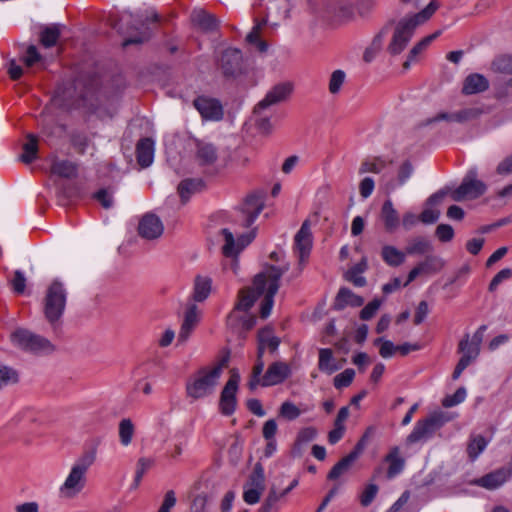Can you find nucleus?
Segmentation results:
<instances>
[{
  "mask_svg": "<svg viewBox=\"0 0 512 512\" xmlns=\"http://www.w3.org/2000/svg\"><path fill=\"white\" fill-rule=\"evenodd\" d=\"M264 366L263 356H259V353H257L256 363L252 369L250 380L248 382V387L251 391H254L259 385H261V375L263 373Z\"/></svg>",
  "mask_w": 512,
  "mask_h": 512,
  "instance_id": "obj_44",
  "label": "nucleus"
},
{
  "mask_svg": "<svg viewBox=\"0 0 512 512\" xmlns=\"http://www.w3.org/2000/svg\"><path fill=\"white\" fill-rule=\"evenodd\" d=\"M60 37V29L57 25L46 26L40 33V42L46 47L54 46Z\"/></svg>",
  "mask_w": 512,
  "mask_h": 512,
  "instance_id": "obj_39",
  "label": "nucleus"
},
{
  "mask_svg": "<svg viewBox=\"0 0 512 512\" xmlns=\"http://www.w3.org/2000/svg\"><path fill=\"white\" fill-rule=\"evenodd\" d=\"M136 155L138 164L146 168L153 162L154 142L151 138H142L136 145Z\"/></svg>",
  "mask_w": 512,
  "mask_h": 512,
  "instance_id": "obj_27",
  "label": "nucleus"
},
{
  "mask_svg": "<svg viewBox=\"0 0 512 512\" xmlns=\"http://www.w3.org/2000/svg\"><path fill=\"white\" fill-rule=\"evenodd\" d=\"M458 350L463 357H468L470 361L475 360L480 353V347L470 341L469 334H466L459 342Z\"/></svg>",
  "mask_w": 512,
  "mask_h": 512,
  "instance_id": "obj_41",
  "label": "nucleus"
},
{
  "mask_svg": "<svg viewBox=\"0 0 512 512\" xmlns=\"http://www.w3.org/2000/svg\"><path fill=\"white\" fill-rule=\"evenodd\" d=\"M236 323L239 324L244 331H249L256 324V317L254 315H247V314H244L241 316V315H239V313H237V317L234 318L232 323H228V324L230 326H234Z\"/></svg>",
  "mask_w": 512,
  "mask_h": 512,
  "instance_id": "obj_57",
  "label": "nucleus"
},
{
  "mask_svg": "<svg viewBox=\"0 0 512 512\" xmlns=\"http://www.w3.org/2000/svg\"><path fill=\"white\" fill-rule=\"evenodd\" d=\"M138 234L146 240H156L164 232L162 220L154 213L144 214L138 223Z\"/></svg>",
  "mask_w": 512,
  "mask_h": 512,
  "instance_id": "obj_14",
  "label": "nucleus"
},
{
  "mask_svg": "<svg viewBox=\"0 0 512 512\" xmlns=\"http://www.w3.org/2000/svg\"><path fill=\"white\" fill-rule=\"evenodd\" d=\"M110 25L112 28L116 29L120 34H128L129 28L127 30H124L122 26H120V22L117 20H110ZM143 29L140 31L137 26H131L130 29L138 31V34L135 36H129L126 37L123 41V46H129L132 44H142L146 41H148L151 38L152 32L151 29L148 26H145L144 23H142Z\"/></svg>",
  "mask_w": 512,
  "mask_h": 512,
  "instance_id": "obj_22",
  "label": "nucleus"
},
{
  "mask_svg": "<svg viewBox=\"0 0 512 512\" xmlns=\"http://www.w3.org/2000/svg\"><path fill=\"white\" fill-rule=\"evenodd\" d=\"M381 344L379 349V354L383 358H389L391 357L396 350V346L389 340H384L383 338H377L374 341V345Z\"/></svg>",
  "mask_w": 512,
  "mask_h": 512,
  "instance_id": "obj_58",
  "label": "nucleus"
},
{
  "mask_svg": "<svg viewBox=\"0 0 512 512\" xmlns=\"http://www.w3.org/2000/svg\"><path fill=\"white\" fill-rule=\"evenodd\" d=\"M153 465V460L148 458H140L137 462L135 478L133 484L131 485V489H137L140 485V482L147 472V470Z\"/></svg>",
  "mask_w": 512,
  "mask_h": 512,
  "instance_id": "obj_48",
  "label": "nucleus"
},
{
  "mask_svg": "<svg viewBox=\"0 0 512 512\" xmlns=\"http://www.w3.org/2000/svg\"><path fill=\"white\" fill-rule=\"evenodd\" d=\"M293 92V84L291 82H282L275 85L254 108V113L258 114L261 110L269 106L281 103L289 98Z\"/></svg>",
  "mask_w": 512,
  "mask_h": 512,
  "instance_id": "obj_15",
  "label": "nucleus"
},
{
  "mask_svg": "<svg viewBox=\"0 0 512 512\" xmlns=\"http://www.w3.org/2000/svg\"><path fill=\"white\" fill-rule=\"evenodd\" d=\"M18 382L19 374L14 368L0 365V389L17 384Z\"/></svg>",
  "mask_w": 512,
  "mask_h": 512,
  "instance_id": "obj_42",
  "label": "nucleus"
},
{
  "mask_svg": "<svg viewBox=\"0 0 512 512\" xmlns=\"http://www.w3.org/2000/svg\"><path fill=\"white\" fill-rule=\"evenodd\" d=\"M487 446L486 439L481 435L473 436L468 444L467 453L471 460H475Z\"/></svg>",
  "mask_w": 512,
  "mask_h": 512,
  "instance_id": "obj_46",
  "label": "nucleus"
},
{
  "mask_svg": "<svg viewBox=\"0 0 512 512\" xmlns=\"http://www.w3.org/2000/svg\"><path fill=\"white\" fill-rule=\"evenodd\" d=\"M10 340L17 348L36 355L51 354L55 351V346L50 340L25 328H18L12 332Z\"/></svg>",
  "mask_w": 512,
  "mask_h": 512,
  "instance_id": "obj_6",
  "label": "nucleus"
},
{
  "mask_svg": "<svg viewBox=\"0 0 512 512\" xmlns=\"http://www.w3.org/2000/svg\"><path fill=\"white\" fill-rule=\"evenodd\" d=\"M289 269V265L277 267L270 265L265 272L257 274L253 279V286L242 288L238 292L237 302L233 310L227 317V322L232 323L237 313L248 312L260 296H264L261 307L260 316L267 318L274 304V296L279 289V281L284 273Z\"/></svg>",
  "mask_w": 512,
  "mask_h": 512,
  "instance_id": "obj_2",
  "label": "nucleus"
},
{
  "mask_svg": "<svg viewBox=\"0 0 512 512\" xmlns=\"http://www.w3.org/2000/svg\"><path fill=\"white\" fill-rule=\"evenodd\" d=\"M381 306V300L374 299L369 302L360 312V318L362 320H370L378 311Z\"/></svg>",
  "mask_w": 512,
  "mask_h": 512,
  "instance_id": "obj_60",
  "label": "nucleus"
},
{
  "mask_svg": "<svg viewBox=\"0 0 512 512\" xmlns=\"http://www.w3.org/2000/svg\"><path fill=\"white\" fill-rule=\"evenodd\" d=\"M355 377V371L351 368L345 369L343 372L337 374L333 379L335 388L342 389L348 387Z\"/></svg>",
  "mask_w": 512,
  "mask_h": 512,
  "instance_id": "obj_52",
  "label": "nucleus"
},
{
  "mask_svg": "<svg viewBox=\"0 0 512 512\" xmlns=\"http://www.w3.org/2000/svg\"><path fill=\"white\" fill-rule=\"evenodd\" d=\"M381 257L387 265L398 267L405 262L406 252L404 253L392 245H385L382 247Z\"/></svg>",
  "mask_w": 512,
  "mask_h": 512,
  "instance_id": "obj_36",
  "label": "nucleus"
},
{
  "mask_svg": "<svg viewBox=\"0 0 512 512\" xmlns=\"http://www.w3.org/2000/svg\"><path fill=\"white\" fill-rule=\"evenodd\" d=\"M476 168H471L464 176L460 186L451 191L450 196L453 201L461 202L464 200H474L482 196L486 190V184L479 180Z\"/></svg>",
  "mask_w": 512,
  "mask_h": 512,
  "instance_id": "obj_8",
  "label": "nucleus"
},
{
  "mask_svg": "<svg viewBox=\"0 0 512 512\" xmlns=\"http://www.w3.org/2000/svg\"><path fill=\"white\" fill-rule=\"evenodd\" d=\"M439 7L440 4L437 0H431L429 4L418 13L407 15L397 22L393 19L389 20L374 36L370 46L364 51L363 60L369 63L375 58L382 49L384 36L388 34L392 28L393 35L387 46V52L392 56L399 55L408 45L416 28L427 22Z\"/></svg>",
  "mask_w": 512,
  "mask_h": 512,
  "instance_id": "obj_1",
  "label": "nucleus"
},
{
  "mask_svg": "<svg viewBox=\"0 0 512 512\" xmlns=\"http://www.w3.org/2000/svg\"><path fill=\"white\" fill-rule=\"evenodd\" d=\"M289 366L284 362H273L262 376L261 386H274L284 382L290 375Z\"/></svg>",
  "mask_w": 512,
  "mask_h": 512,
  "instance_id": "obj_17",
  "label": "nucleus"
},
{
  "mask_svg": "<svg viewBox=\"0 0 512 512\" xmlns=\"http://www.w3.org/2000/svg\"><path fill=\"white\" fill-rule=\"evenodd\" d=\"M386 167V161L381 157H374L373 159L364 160L359 168V174L368 172L378 174Z\"/></svg>",
  "mask_w": 512,
  "mask_h": 512,
  "instance_id": "obj_43",
  "label": "nucleus"
},
{
  "mask_svg": "<svg viewBox=\"0 0 512 512\" xmlns=\"http://www.w3.org/2000/svg\"><path fill=\"white\" fill-rule=\"evenodd\" d=\"M204 187V182L200 178H187L178 185V193L183 203H186L190 197L200 192Z\"/></svg>",
  "mask_w": 512,
  "mask_h": 512,
  "instance_id": "obj_31",
  "label": "nucleus"
},
{
  "mask_svg": "<svg viewBox=\"0 0 512 512\" xmlns=\"http://www.w3.org/2000/svg\"><path fill=\"white\" fill-rule=\"evenodd\" d=\"M511 476L510 470L499 468L479 479L475 480V484L488 490H494L502 486Z\"/></svg>",
  "mask_w": 512,
  "mask_h": 512,
  "instance_id": "obj_20",
  "label": "nucleus"
},
{
  "mask_svg": "<svg viewBox=\"0 0 512 512\" xmlns=\"http://www.w3.org/2000/svg\"><path fill=\"white\" fill-rule=\"evenodd\" d=\"M441 33V30H437L433 34L424 37L417 44H415L409 51L407 59L403 63V69L408 70L411 66V63L416 60L417 56L421 54L436 38H438Z\"/></svg>",
  "mask_w": 512,
  "mask_h": 512,
  "instance_id": "obj_30",
  "label": "nucleus"
},
{
  "mask_svg": "<svg viewBox=\"0 0 512 512\" xmlns=\"http://www.w3.org/2000/svg\"><path fill=\"white\" fill-rule=\"evenodd\" d=\"M380 219L386 232L394 233L398 229L400 217L390 199L384 201L380 211Z\"/></svg>",
  "mask_w": 512,
  "mask_h": 512,
  "instance_id": "obj_23",
  "label": "nucleus"
},
{
  "mask_svg": "<svg viewBox=\"0 0 512 512\" xmlns=\"http://www.w3.org/2000/svg\"><path fill=\"white\" fill-rule=\"evenodd\" d=\"M221 236L224 240V245L222 246V253L226 257H237V255L252 242L255 237L254 232H250L247 234H241L238 236L237 240L234 237V234L227 228H223L220 231Z\"/></svg>",
  "mask_w": 512,
  "mask_h": 512,
  "instance_id": "obj_11",
  "label": "nucleus"
},
{
  "mask_svg": "<svg viewBox=\"0 0 512 512\" xmlns=\"http://www.w3.org/2000/svg\"><path fill=\"white\" fill-rule=\"evenodd\" d=\"M96 459V449L84 451L72 465L68 476L59 488L61 497L73 499L78 496L86 486V474Z\"/></svg>",
  "mask_w": 512,
  "mask_h": 512,
  "instance_id": "obj_3",
  "label": "nucleus"
},
{
  "mask_svg": "<svg viewBox=\"0 0 512 512\" xmlns=\"http://www.w3.org/2000/svg\"><path fill=\"white\" fill-rule=\"evenodd\" d=\"M444 261L434 255L426 256L425 260L419 263V266L423 273L438 272L444 267Z\"/></svg>",
  "mask_w": 512,
  "mask_h": 512,
  "instance_id": "obj_47",
  "label": "nucleus"
},
{
  "mask_svg": "<svg viewBox=\"0 0 512 512\" xmlns=\"http://www.w3.org/2000/svg\"><path fill=\"white\" fill-rule=\"evenodd\" d=\"M352 457H348L347 455L343 457L339 462H337L330 472L327 475L329 480H337L342 475L346 474L350 468L352 467L354 461L351 459Z\"/></svg>",
  "mask_w": 512,
  "mask_h": 512,
  "instance_id": "obj_40",
  "label": "nucleus"
},
{
  "mask_svg": "<svg viewBox=\"0 0 512 512\" xmlns=\"http://www.w3.org/2000/svg\"><path fill=\"white\" fill-rule=\"evenodd\" d=\"M433 247L431 243L424 237H416L408 244L405 251L408 255L425 254L431 252Z\"/></svg>",
  "mask_w": 512,
  "mask_h": 512,
  "instance_id": "obj_38",
  "label": "nucleus"
},
{
  "mask_svg": "<svg viewBox=\"0 0 512 512\" xmlns=\"http://www.w3.org/2000/svg\"><path fill=\"white\" fill-rule=\"evenodd\" d=\"M264 208V193L253 192L245 198L240 207L243 214V227H250Z\"/></svg>",
  "mask_w": 512,
  "mask_h": 512,
  "instance_id": "obj_13",
  "label": "nucleus"
},
{
  "mask_svg": "<svg viewBox=\"0 0 512 512\" xmlns=\"http://www.w3.org/2000/svg\"><path fill=\"white\" fill-rule=\"evenodd\" d=\"M414 172V166L411 161L405 160L398 168L396 180H390L386 183L385 189L389 194L398 186H402L411 177Z\"/></svg>",
  "mask_w": 512,
  "mask_h": 512,
  "instance_id": "obj_32",
  "label": "nucleus"
},
{
  "mask_svg": "<svg viewBox=\"0 0 512 512\" xmlns=\"http://www.w3.org/2000/svg\"><path fill=\"white\" fill-rule=\"evenodd\" d=\"M193 106L204 120L219 121L223 118V107L217 99L199 96L194 99Z\"/></svg>",
  "mask_w": 512,
  "mask_h": 512,
  "instance_id": "obj_16",
  "label": "nucleus"
},
{
  "mask_svg": "<svg viewBox=\"0 0 512 512\" xmlns=\"http://www.w3.org/2000/svg\"><path fill=\"white\" fill-rule=\"evenodd\" d=\"M229 359L230 353L228 351L213 368L200 369L193 381L186 384L187 396L193 399H200L211 394L217 385L223 369L228 366Z\"/></svg>",
  "mask_w": 512,
  "mask_h": 512,
  "instance_id": "obj_4",
  "label": "nucleus"
},
{
  "mask_svg": "<svg viewBox=\"0 0 512 512\" xmlns=\"http://www.w3.org/2000/svg\"><path fill=\"white\" fill-rule=\"evenodd\" d=\"M135 432L134 425L129 418H124L119 423V438L122 445L127 446L131 443Z\"/></svg>",
  "mask_w": 512,
  "mask_h": 512,
  "instance_id": "obj_45",
  "label": "nucleus"
},
{
  "mask_svg": "<svg viewBox=\"0 0 512 512\" xmlns=\"http://www.w3.org/2000/svg\"><path fill=\"white\" fill-rule=\"evenodd\" d=\"M212 289V279L208 276L197 275L194 280L193 299L196 302L206 300Z\"/></svg>",
  "mask_w": 512,
  "mask_h": 512,
  "instance_id": "obj_33",
  "label": "nucleus"
},
{
  "mask_svg": "<svg viewBox=\"0 0 512 512\" xmlns=\"http://www.w3.org/2000/svg\"><path fill=\"white\" fill-rule=\"evenodd\" d=\"M22 149L23 153L19 156V160L25 164L32 163L37 158L38 137L32 133H28Z\"/></svg>",
  "mask_w": 512,
  "mask_h": 512,
  "instance_id": "obj_34",
  "label": "nucleus"
},
{
  "mask_svg": "<svg viewBox=\"0 0 512 512\" xmlns=\"http://www.w3.org/2000/svg\"><path fill=\"white\" fill-rule=\"evenodd\" d=\"M70 141L72 146L78 153L84 154L89 143L87 135L80 131H73L70 134Z\"/></svg>",
  "mask_w": 512,
  "mask_h": 512,
  "instance_id": "obj_51",
  "label": "nucleus"
},
{
  "mask_svg": "<svg viewBox=\"0 0 512 512\" xmlns=\"http://www.w3.org/2000/svg\"><path fill=\"white\" fill-rule=\"evenodd\" d=\"M267 24V19L262 18V20L255 19V25L252 30L246 36L247 42L251 44H255L260 41V32L263 26Z\"/></svg>",
  "mask_w": 512,
  "mask_h": 512,
  "instance_id": "obj_59",
  "label": "nucleus"
},
{
  "mask_svg": "<svg viewBox=\"0 0 512 512\" xmlns=\"http://www.w3.org/2000/svg\"><path fill=\"white\" fill-rule=\"evenodd\" d=\"M239 380V374L233 371L221 392L219 408L221 413L225 416L232 415L236 409V392L238 389Z\"/></svg>",
  "mask_w": 512,
  "mask_h": 512,
  "instance_id": "obj_12",
  "label": "nucleus"
},
{
  "mask_svg": "<svg viewBox=\"0 0 512 512\" xmlns=\"http://www.w3.org/2000/svg\"><path fill=\"white\" fill-rule=\"evenodd\" d=\"M11 285L15 293L22 294L26 287V278L20 270L14 272V276L11 280Z\"/></svg>",
  "mask_w": 512,
  "mask_h": 512,
  "instance_id": "obj_64",
  "label": "nucleus"
},
{
  "mask_svg": "<svg viewBox=\"0 0 512 512\" xmlns=\"http://www.w3.org/2000/svg\"><path fill=\"white\" fill-rule=\"evenodd\" d=\"M436 236L442 242H449L454 237V229L449 224H440L435 231Z\"/></svg>",
  "mask_w": 512,
  "mask_h": 512,
  "instance_id": "obj_61",
  "label": "nucleus"
},
{
  "mask_svg": "<svg viewBox=\"0 0 512 512\" xmlns=\"http://www.w3.org/2000/svg\"><path fill=\"white\" fill-rule=\"evenodd\" d=\"M289 11V0H268V3L265 6V12L263 13V18H266L267 22L270 18L275 20L286 19Z\"/></svg>",
  "mask_w": 512,
  "mask_h": 512,
  "instance_id": "obj_25",
  "label": "nucleus"
},
{
  "mask_svg": "<svg viewBox=\"0 0 512 512\" xmlns=\"http://www.w3.org/2000/svg\"><path fill=\"white\" fill-rule=\"evenodd\" d=\"M364 304V298L356 295L352 290L347 287H342L339 289L334 303L333 308L335 310H343L347 306L351 307H360Z\"/></svg>",
  "mask_w": 512,
  "mask_h": 512,
  "instance_id": "obj_24",
  "label": "nucleus"
},
{
  "mask_svg": "<svg viewBox=\"0 0 512 512\" xmlns=\"http://www.w3.org/2000/svg\"><path fill=\"white\" fill-rule=\"evenodd\" d=\"M282 497L283 496H280V493L277 492L276 487L272 485L263 505L260 507L258 512H270L277 501Z\"/></svg>",
  "mask_w": 512,
  "mask_h": 512,
  "instance_id": "obj_55",
  "label": "nucleus"
},
{
  "mask_svg": "<svg viewBox=\"0 0 512 512\" xmlns=\"http://www.w3.org/2000/svg\"><path fill=\"white\" fill-rule=\"evenodd\" d=\"M300 414L299 408L290 401L283 402L279 409V415L289 421L295 420Z\"/></svg>",
  "mask_w": 512,
  "mask_h": 512,
  "instance_id": "obj_53",
  "label": "nucleus"
},
{
  "mask_svg": "<svg viewBox=\"0 0 512 512\" xmlns=\"http://www.w3.org/2000/svg\"><path fill=\"white\" fill-rule=\"evenodd\" d=\"M219 68L225 78H236L243 73L242 52L236 48L225 49L219 60Z\"/></svg>",
  "mask_w": 512,
  "mask_h": 512,
  "instance_id": "obj_10",
  "label": "nucleus"
},
{
  "mask_svg": "<svg viewBox=\"0 0 512 512\" xmlns=\"http://www.w3.org/2000/svg\"><path fill=\"white\" fill-rule=\"evenodd\" d=\"M190 19L194 26L204 32H214L220 24V21L213 14L203 9H194Z\"/></svg>",
  "mask_w": 512,
  "mask_h": 512,
  "instance_id": "obj_21",
  "label": "nucleus"
},
{
  "mask_svg": "<svg viewBox=\"0 0 512 512\" xmlns=\"http://www.w3.org/2000/svg\"><path fill=\"white\" fill-rule=\"evenodd\" d=\"M453 419L449 412L435 411L426 418L419 420L412 432L407 437L408 443H417L431 438L436 431L442 428L446 423Z\"/></svg>",
  "mask_w": 512,
  "mask_h": 512,
  "instance_id": "obj_7",
  "label": "nucleus"
},
{
  "mask_svg": "<svg viewBox=\"0 0 512 512\" xmlns=\"http://www.w3.org/2000/svg\"><path fill=\"white\" fill-rule=\"evenodd\" d=\"M195 159L200 166H211L218 159V150L210 142L200 139H194Z\"/></svg>",
  "mask_w": 512,
  "mask_h": 512,
  "instance_id": "obj_19",
  "label": "nucleus"
},
{
  "mask_svg": "<svg viewBox=\"0 0 512 512\" xmlns=\"http://www.w3.org/2000/svg\"><path fill=\"white\" fill-rule=\"evenodd\" d=\"M41 59L42 56L34 45H29L27 47L26 55L22 58L27 67H32L35 63L41 61Z\"/></svg>",
  "mask_w": 512,
  "mask_h": 512,
  "instance_id": "obj_63",
  "label": "nucleus"
},
{
  "mask_svg": "<svg viewBox=\"0 0 512 512\" xmlns=\"http://www.w3.org/2000/svg\"><path fill=\"white\" fill-rule=\"evenodd\" d=\"M258 348L259 356L264 355L265 349H269L270 353L276 352L280 344V338L273 334L270 327H265L258 332Z\"/></svg>",
  "mask_w": 512,
  "mask_h": 512,
  "instance_id": "obj_26",
  "label": "nucleus"
},
{
  "mask_svg": "<svg viewBox=\"0 0 512 512\" xmlns=\"http://www.w3.org/2000/svg\"><path fill=\"white\" fill-rule=\"evenodd\" d=\"M320 16L330 22L346 23L354 19L353 0H324Z\"/></svg>",
  "mask_w": 512,
  "mask_h": 512,
  "instance_id": "obj_9",
  "label": "nucleus"
},
{
  "mask_svg": "<svg viewBox=\"0 0 512 512\" xmlns=\"http://www.w3.org/2000/svg\"><path fill=\"white\" fill-rule=\"evenodd\" d=\"M495 71L512 75V56H501L496 58L493 63ZM509 84L512 87V77L509 79Z\"/></svg>",
  "mask_w": 512,
  "mask_h": 512,
  "instance_id": "obj_50",
  "label": "nucleus"
},
{
  "mask_svg": "<svg viewBox=\"0 0 512 512\" xmlns=\"http://www.w3.org/2000/svg\"><path fill=\"white\" fill-rule=\"evenodd\" d=\"M317 434L318 431L316 428L306 427L298 432L296 440L306 446L309 442L313 441L317 437Z\"/></svg>",
  "mask_w": 512,
  "mask_h": 512,
  "instance_id": "obj_62",
  "label": "nucleus"
},
{
  "mask_svg": "<svg viewBox=\"0 0 512 512\" xmlns=\"http://www.w3.org/2000/svg\"><path fill=\"white\" fill-rule=\"evenodd\" d=\"M378 486L376 484H368L360 495V503L363 507L369 506L378 493Z\"/></svg>",
  "mask_w": 512,
  "mask_h": 512,
  "instance_id": "obj_56",
  "label": "nucleus"
},
{
  "mask_svg": "<svg viewBox=\"0 0 512 512\" xmlns=\"http://www.w3.org/2000/svg\"><path fill=\"white\" fill-rule=\"evenodd\" d=\"M51 172L62 178H75L77 176V165L69 160H55L51 166Z\"/></svg>",
  "mask_w": 512,
  "mask_h": 512,
  "instance_id": "obj_37",
  "label": "nucleus"
},
{
  "mask_svg": "<svg viewBox=\"0 0 512 512\" xmlns=\"http://www.w3.org/2000/svg\"><path fill=\"white\" fill-rule=\"evenodd\" d=\"M488 87V80L483 75L475 73L466 77L462 92L465 95H472L484 92Z\"/></svg>",
  "mask_w": 512,
  "mask_h": 512,
  "instance_id": "obj_29",
  "label": "nucleus"
},
{
  "mask_svg": "<svg viewBox=\"0 0 512 512\" xmlns=\"http://www.w3.org/2000/svg\"><path fill=\"white\" fill-rule=\"evenodd\" d=\"M466 397V389L464 387H460L456 390L453 395H447L442 400V406L445 408L453 407L465 400Z\"/></svg>",
  "mask_w": 512,
  "mask_h": 512,
  "instance_id": "obj_54",
  "label": "nucleus"
},
{
  "mask_svg": "<svg viewBox=\"0 0 512 512\" xmlns=\"http://www.w3.org/2000/svg\"><path fill=\"white\" fill-rule=\"evenodd\" d=\"M385 461L389 464L387 471V477L389 479L398 475L405 465V460L400 456V450L398 447L391 449V451L386 455Z\"/></svg>",
  "mask_w": 512,
  "mask_h": 512,
  "instance_id": "obj_35",
  "label": "nucleus"
},
{
  "mask_svg": "<svg viewBox=\"0 0 512 512\" xmlns=\"http://www.w3.org/2000/svg\"><path fill=\"white\" fill-rule=\"evenodd\" d=\"M294 246L299 253L300 263L304 262L309 256L312 247V233L310 230L309 220H305L302 223L299 231L296 233L294 238Z\"/></svg>",
  "mask_w": 512,
  "mask_h": 512,
  "instance_id": "obj_18",
  "label": "nucleus"
},
{
  "mask_svg": "<svg viewBox=\"0 0 512 512\" xmlns=\"http://www.w3.org/2000/svg\"><path fill=\"white\" fill-rule=\"evenodd\" d=\"M346 79V74L343 70H335L330 75L328 89L331 94H338Z\"/></svg>",
  "mask_w": 512,
  "mask_h": 512,
  "instance_id": "obj_49",
  "label": "nucleus"
},
{
  "mask_svg": "<svg viewBox=\"0 0 512 512\" xmlns=\"http://www.w3.org/2000/svg\"><path fill=\"white\" fill-rule=\"evenodd\" d=\"M67 293L63 284L54 280L46 291L44 298V315L46 320L56 329L66 307Z\"/></svg>",
  "mask_w": 512,
  "mask_h": 512,
  "instance_id": "obj_5",
  "label": "nucleus"
},
{
  "mask_svg": "<svg viewBox=\"0 0 512 512\" xmlns=\"http://www.w3.org/2000/svg\"><path fill=\"white\" fill-rule=\"evenodd\" d=\"M346 360L343 359L339 364L336 363L335 358L333 357V352L329 348H321L319 349V361L318 368L321 372H324L328 375L338 371L342 368L343 363Z\"/></svg>",
  "mask_w": 512,
  "mask_h": 512,
  "instance_id": "obj_28",
  "label": "nucleus"
}]
</instances>
